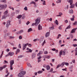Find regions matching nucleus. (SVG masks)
Segmentation results:
<instances>
[{
  "label": "nucleus",
  "instance_id": "1",
  "mask_svg": "<svg viewBox=\"0 0 77 77\" xmlns=\"http://www.w3.org/2000/svg\"><path fill=\"white\" fill-rule=\"evenodd\" d=\"M41 21V17H38L36 20H35V23H33L32 25V26H33L34 25H35L36 26H37L40 23Z\"/></svg>",
  "mask_w": 77,
  "mask_h": 77
},
{
  "label": "nucleus",
  "instance_id": "2",
  "mask_svg": "<svg viewBox=\"0 0 77 77\" xmlns=\"http://www.w3.org/2000/svg\"><path fill=\"white\" fill-rule=\"evenodd\" d=\"M6 8H7V5L5 4L4 5L0 4V10H2ZM1 17H2V12L0 11V18H1Z\"/></svg>",
  "mask_w": 77,
  "mask_h": 77
},
{
  "label": "nucleus",
  "instance_id": "3",
  "mask_svg": "<svg viewBox=\"0 0 77 77\" xmlns=\"http://www.w3.org/2000/svg\"><path fill=\"white\" fill-rule=\"evenodd\" d=\"M10 68L11 70H12L13 69V68H12V66H13V64H14V60H12L10 61Z\"/></svg>",
  "mask_w": 77,
  "mask_h": 77
},
{
  "label": "nucleus",
  "instance_id": "4",
  "mask_svg": "<svg viewBox=\"0 0 77 77\" xmlns=\"http://www.w3.org/2000/svg\"><path fill=\"white\" fill-rule=\"evenodd\" d=\"M61 55H65V52H64V51L62 50H61V51H60L59 53V56L60 57H61Z\"/></svg>",
  "mask_w": 77,
  "mask_h": 77
},
{
  "label": "nucleus",
  "instance_id": "5",
  "mask_svg": "<svg viewBox=\"0 0 77 77\" xmlns=\"http://www.w3.org/2000/svg\"><path fill=\"white\" fill-rule=\"evenodd\" d=\"M11 21L10 20H8L7 22V23L6 24V27L7 28L9 27V25H11Z\"/></svg>",
  "mask_w": 77,
  "mask_h": 77
},
{
  "label": "nucleus",
  "instance_id": "6",
  "mask_svg": "<svg viewBox=\"0 0 77 77\" xmlns=\"http://www.w3.org/2000/svg\"><path fill=\"white\" fill-rule=\"evenodd\" d=\"M36 52H34V53H33L32 55V59H34V58H35V56H36Z\"/></svg>",
  "mask_w": 77,
  "mask_h": 77
},
{
  "label": "nucleus",
  "instance_id": "7",
  "mask_svg": "<svg viewBox=\"0 0 77 77\" xmlns=\"http://www.w3.org/2000/svg\"><path fill=\"white\" fill-rule=\"evenodd\" d=\"M29 44V43H26L24 45H23V50H24L26 48V46Z\"/></svg>",
  "mask_w": 77,
  "mask_h": 77
},
{
  "label": "nucleus",
  "instance_id": "8",
  "mask_svg": "<svg viewBox=\"0 0 77 77\" xmlns=\"http://www.w3.org/2000/svg\"><path fill=\"white\" fill-rule=\"evenodd\" d=\"M76 29H77V28L72 29L70 32V33H75V32Z\"/></svg>",
  "mask_w": 77,
  "mask_h": 77
},
{
  "label": "nucleus",
  "instance_id": "9",
  "mask_svg": "<svg viewBox=\"0 0 77 77\" xmlns=\"http://www.w3.org/2000/svg\"><path fill=\"white\" fill-rule=\"evenodd\" d=\"M43 52H42V51H40L39 52V53H38V54H37V56L38 57H40V56H41V54H42Z\"/></svg>",
  "mask_w": 77,
  "mask_h": 77
},
{
  "label": "nucleus",
  "instance_id": "10",
  "mask_svg": "<svg viewBox=\"0 0 77 77\" xmlns=\"http://www.w3.org/2000/svg\"><path fill=\"white\" fill-rule=\"evenodd\" d=\"M6 66H7V65H4L2 67H0V71L2 70L4 68H5Z\"/></svg>",
  "mask_w": 77,
  "mask_h": 77
},
{
  "label": "nucleus",
  "instance_id": "11",
  "mask_svg": "<svg viewBox=\"0 0 77 77\" xmlns=\"http://www.w3.org/2000/svg\"><path fill=\"white\" fill-rule=\"evenodd\" d=\"M11 34V33L8 32L7 33L5 34V35H4V38H6V37L8 36H9V35H10Z\"/></svg>",
  "mask_w": 77,
  "mask_h": 77
},
{
  "label": "nucleus",
  "instance_id": "12",
  "mask_svg": "<svg viewBox=\"0 0 77 77\" xmlns=\"http://www.w3.org/2000/svg\"><path fill=\"white\" fill-rule=\"evenodd\" d=\"M38 57L37 58V59H38V62H41V58H42V57L41 56H40V57Z\"/></svg>",
  "mask_w": 77,
  "mask_h": 77
},
{
  "label": "nucleus",
  "instance_id": "13",
  "mask_svg": "<svg viewBox=\"0 0 77 77\" xmlns=\"http://www.w3.org/2000/svg\"><path fill=\"white\" fill-rule=\"evenodd\" d=\"M38 29L39 30H41L42 29V26H41L40 24H39L38 27Z\"/></svg>",
  "mask_w": 77,
  "mask_h": 77
},
{
  "label": "nucleus",
  "instance_id": "14",
  "mask_svg": "<svg viewBox=\"0 0 77 77\" xmlns=\"http://www.w3.org/2000/svg\"><path fill=\"white\" fill-rule=\"evenodd\" d=\"M68 2L70 3V5H71L72 4V0H67Z\"/></svg>",
  "mask_w": 77,
  "mask_h": 77
},
{
  "label": "nucleus",
  "instance_id": "15",
  "mask_svg": "<svg viewBox=\"0 0 77 77\" xmlns=\"http://www.w3.org/2000/svg\"><path fill=\"white\" fill-rule=\"evenodd\" d=\"M23 30H20V31L17 32V34H21V33H23Z\"/></svg>",
  "mask_w": 77,
  "mask_h": 77
},
{
  "label": "nucleus",
  "instance_id": "16",
  "mask_svg": "<svg viewBox=\"0 0 77 77\" xmlns=\"http://www.w3.org/2000/svg\"><path fill=\"white\" fill-rule=\"evenodd\" d=\"M49 35H50V32H47L45 34L46 38H47V37H48V36H49Z\"/></svg>",
  "mask_w": 77,
  "mask_h": 77
},
{
  "label": "nucleus",
  "instance_id": "17",
  "mask_svg": "<svg viewBox=\"0 0 77 77\" xmlns=\"http://www.w3.org/2000/svg\"><path fill=\"white\" fill-rule=\"evenodd\" d=\"M46 68L47 70H50V67L49 65H47L46 67Z\"/></svg>",
  "mask_w": 77,
  "mask_h": 77
},
{
  "label": "nucleus",
  "instance_id": "18",
  "mask_svg": "<svg viewBox=\"0 0 77 77\" xmlns=\"http://www.w3.org/2000/svg\"><path fill=\"white\" fill-rule=\"evenodd\" d=\"M49 29H50L51 30H54V25H53L52 26L50 27L49 28Z\"/></svg>",
  "mask_w": 77,
  "mask_h": 77
},
{
  "label": "nucleus",
  "instance_id": "19",
  "mask_svg": "<svg viewBox=\"0 0 77 77\" xmlns=\"http://www.w3.org/2000/svg\"><path fill=\"white\" fill-rule=\"evenodd\" d=\"M30 4H34V5H35V7L36 8V3H35V2L34 1H32L30 3Z\"/></svg>",
  "mask_w": 77,
  "mask_h": 77
},
{
  "label": "nucleus",
  "instance_id": "20",
  "mask_svg": "<svg viewBox=\"0 0 77 77\" xmlns=\"http://www.w3.org/2000/svg\"><path fill=\"white\" fill-rule=\"evenodd\" d=\"M65 64V62H64L61 63V64H60V66L61 67H63L64 65Z\"/></svg>",
  "mask_w": 77,
  "mask_h": 77
},
{
  "label": "nucleus",
  "instance_id": "21",
  "mask_svg": "<svg viewBox=\"0 0 77 77\" xmlns=\"http://www.w3.org/2000/svg\"><path fill=\"white\" fill-rule=\"evenodd\" d=\"M8 14V10H7L4 13V15H7Z\"/></svg>",
  "mask_w": 77,
  "mask_h": 77
},
{
  "label": "nucleus",
  "instance_id": "22",
  "mask_svg": "<svg viewBox=\"0 0 77 77\" xmlns=\"http://www.w3.org/2000/svg\"><path fill=\"white\" fill-rule=\"evenodd\" d=\"M8 54L9 56H13V55L14 54V53L13 52H12V53L9 52V53H8Z\"/></svg>",
  "mask_w": 77,
  "mask_h": 77
},
{
  "label": "nucleus",
  "instance_id": "23",
  "mask_svg": "<svg viewBox=\"0 0 77 77\" xmlns=\"http://www.w3.org/2000/svg\"><path fill=\"white\" fill-rule=\"evenodd\" d=\"M7 15H4L2 16V19H5L7 17Z\"/></svg>",
  "mask_w": 77,
  "mask_h": 77
},
{
  "label": "nucleus",
  "instance_id": "24",
  "mask_svg": "<svg viewBox=\"0 0 77 77\" xmlns=\"http://www.w3.org/2000/svg\"><path fill=\"white\" fill-rule=\"evenodd\" d=\"M32 31H33V30L32 29V28H30L28 29V32H32Z\"/></svg>",
  "mask_w": 77,
  "mask_h": 77
},
{
  "label": "nucleus",
  "instance_id": "25",
  "mask_svg": "<svg viewBox=\"0 0 77 77\" xmlns=\"http://www.w3.org/2000/svg\"><path fill=\"white\" fill-rule=\"evenodd\" d=\"M69 13L70 14H73V10H72V9L70 10L69 11Z\"/></svg>",
  "mask_w": 77,
  "mask_h": 77
},
{
  "label": "nucleus",
  "instance_id": "26",
  "mask_svg": "<svg viewBox=\"0 0 77 77\" xmlns=\"http://www.w3.org/2000/svg\"><path fill=\"white\" fill-rule=\"evenodd\" d=\"M44 0H41V2H42L43 5H46V4L45 3V1Z\"/></svg>",
  "mask_w": 77,
  "mask_h": 77
},
{
  "label": "nucleus",
  "instance_id": "27",
  "mask_svg": "<svg viewBox=\"0 0 77 77\" xmlns=\"http://www.w3.org/2000/svg\"><path fill=\"white\" fill-rule=\"evenodd\" d=\"M18 53H20V49H17V51H16V54H17Z\"/></svg>",
  "mask_w": 77,
  "mask_h": 77
},
{
  "label": "nucleus",
  "instance_id": "28",
  "mask_svg": "<svg viewBox=\"0 0 77 77\" xmlns=\"http://www.w3.org/2000/svg\"><path fill=\"white\" fill-rule=\"evenodd\" d=\"M0 2L2 3H6V0H1Z\"/></svg>",
  "mask_w": 77,
  "mask_h": 77
},
{
  "label": "nucleus",
  "instance_id": "29",
  "mask_svg": "<svg viewBox=\"0 0 77 77\" xmlns=\"http://www.w3.org/2000/svg\"><path fill=\"white\" fill-rule=\"evenodd\" d=\"M27 50H29V52H30V53H32V50L31 49H29V48H27Z\"/></svg>",
  "mask_w": 77,
  "mask_h": 77
},
{
  "label": "nucleus",
  "instance_id": "30",
  "mask_svg": "<svg viewBox=\"0 0 77 77\" xmlns=\"http://www.w3.org/2000/svg\"><path fill=\"white\" fill-rule=\"evenodd\" d=\"M71 6L70 7V8H74V6H75V5H74V4H71Z\"/></svg>",
  "mask_w": 77,
  "mask_h": 77
},
{
  "label": "nucleus",
  "instance_id": "31",
  "mask_svg": "<svg viewBox=\"0 0 77 77\" xmlns=\"http://www.w3.org/2000/svg\"><path fill=\"white\" fill-rule=\"evenodd\" d=\"M74 16L73 15L72 16V18H70L71 21H74Z\"/></svg>",
  "mask_w": 77,
  "mask_h": 77
},
{
  "label": "nucleus",
  "instance_id": "32",
  "mask_svg": "<svg viewBox=\"0 0 77 77\" xmlns=\"http://www.w3.org/2000/svg\"><path fill=\"white\" fill-rule=\"evenodd\" d=\"M27 65L28 66H29V67H30V68H32V66L30 65L29 63H27Z\"/></svg>",
  "mask_w": 77,
  "mask_h": 77
},
{
  "label": "nucleus",
  "instance_id": "33",
  "mask_svg": "<svg viewBox=\"0 0 77 77\" xmlns=\"http://www.w3.org/2000/svg\"><path fill=\"white\" fill-rule=\"evenodd\" d=\"M51 56L50 55H47L46 57V58L47 59H50Z\"/></svg>",
  "mask_w": 77,
  "mask_h": 77
},
{
  "label": "nucleus",
  "instance_id": "34",
  "mask_svg": "<svg viewBox=\"0 0 77 77\" xmlns=\"http://www.w3.org/2000/svg\"><path fill=\"white\" fill-rule=\"evenodd\" d=\"M17 18H18L19 20H21L20 18H21V15H19L17 17Z\"/></svg>",
  "mask_w": 77,
  "mask_h": 77
},
{
  "label": "nucleus",
  "instance_id": "35",
  "mask_svg": "<svg viewBox=\"0 0 77 77\" xmlns=\"http://www.w3.org/2000/svg\"><path fill=\"white\" fill-rule=\"evenodd\" d=\"M21 17L22 18V19H24V18H25V16H24V14L21 15Z\"/></svg>",
  "mask_w": 77,
  "mask_h": 77
},
{
  "label": "nucleus",
  "instance_id": "36",
  "mask_svg": "<svg viewBox=\"0 0 77 77\" xmlns=\"http://www.w3.org/2000/svg\"><path fill=\"white\" fill-rule=\"evenodd\" d=\"M43 72V71L41 70V71H38V74H41V73H42V72Z\"/></svg>",
  "mask_w": 77,
  "mask_h": 77
},
{
  "label": "nucleus",
  "instance_id": "37",
  "mask_svg": "<svg viewBox=\"0 0 77 77\" xmlns=\"http://www.w3.org/2000/svg\"><path fill=\"white\" fill-rule=\"evenodd\" d=\"M63 51L64 52H65V53H68V51H67V49H64Z\"/></svg>",
  "mask_w": 77,
  "mask_h": 77
},
{
  "label": "nucleus",
  "instance_id": "38",
  "mask_svg": "<svg viewBox=\"0 0 77 77\" xmlns=\"http://www.w3.org/2000/svg\"><path fill=\"white\" fill-rule=\"evenodd\" d=\"M69 7V5H67V6L65 8H64L66 10V9H68Z\"/></svg>",
  "mask_w": 77,
  "mask_h": 77
},
{
  "label": "nucleus",
  "instance_id": "39",
  "mask_svg": "<svg viewBox=\"0 0 77 77\" xmlns=\"http://www.w3.org/2000/svg\"><path fill=\"white\" fill-rule=\"evenodd\" d=\"M55 23L56 25H58V24H59V22H58V21L57 20H55Z\"/></svg>",
  "mask_w": 77,
  "mask_h": 77
},
{
  "label": "nucleus",
  "instance_id": "40",
  "mask_svg": "<svg viewBox=\"0 0 77 77\" xmlns=\"http://www.w3.org/2000/svg\"><path fill=\"white\" fill-rule=\"evenodd\" d=\"M3 52H4V51H2V54H1V56H0V59H1L2 57V56H3Z\"/></svg>",
  "mask_w": 77,
  "mask_h": 77
},
{
  "label": "nucleus",
  "instance_id": "41",
  "mask_svg": "<svg viewBox=\"0 0 77 77\" xmlns=\"http://www.w3.org/2000/svg\"><path fill=\"white\" fill-rule=\"evenodd\" d=\"M77 21H75L74 23H73V25L74 26H75V25H77Z\"/></svg>",
  "mask_w": 77,
  "mask_h": 77
},
{
  "label": "nucleus",
  "instance_id": "42",
  "mask_svg": "<svg viewBox=\"0 0 77 77\" xmlns=\"http://www.w3.org/2000/svg\"><path fill=\"white\" fill-rule=\"evenodd\" d=\"M61 1H62V0H58L57 1V3H61Z\"/></svg>",
  "mask_w": 77,
  "mask_h": 77
},
{
  "label": "nucleus",
  "instance_id": "43",
  "mask_svg": "<svg viewBox=\"0 0 77 77\" xmlns=\"http://www.w3.org/2000/svg\"><path fill=\"white\" fill-rule=\"evenodd\" d=\"M19 12H20L19 10H16V13L17 14H19Z\"/></svg>",
  "mask_w": 77,
  "mask_h": 77
},
{
  "label": "nucleus",
  "instance_id": "44",
  "mask_svg": "<svg viewBox=\"0 0 77 77\" xmlns=\"http://www.w3.org/2000/svg\"><path fill=\"white\" fill-rule=\"evenodd\" d=\"M23 56L22 55H20L18 57V59H20V58H21V57H23Z\"/></svg>",
  "mask_w": 77,
  "mask_h": 77
},
{
  "label": "nucleus",
  "instance_id": "45",
  "mask_svg": "<svg viewBox=\"0 0 77 77\" xmlns=\"http://www.w3.org/2000/svg\"><path fill=\"white\" fill-rule=\"evenodd\" d=\"M9 38L10 39H14L15 38V37L10 36Z\"/></svg>",
  "mask_w": 77,
  "mask_h": 77
},
{
  "label": "nucleus",
  "instance_id": "46",
  "mask_svg": "<svg viewBox=\"0 0 77 77\" xmlns=\"http://www.w3.org/2000/svg\"><path fill=\"white\" fill-rule=\"evenodd\" d=\"M4 64H5V63H8V62L5 60H4Z\"/></svg>",
  "mask_w": 77,
  "mask_h": 77
},
{
  "label": "nucleus",
  "instance_id": "47",
  "mask_svg": "<svg viewBox=\"0 0 77 77\" xmlns=\"http://www.w3.org/2000/svg\"><path fill=\"white\" fill-rule=\"evenodd\" d=\"M59 45H61V44H62V41L61 40H59Z\"/></svg>",
  "mask_w": 77,
  "mask_h": 77
},
{
  "label": "nucleus",
  "instance_id": "48",
  "mask_svg": "<svg viewBox=\"0 0 77 77\" xmlns=\"http://www.w3.org/2000/svg\"><path fill=\"white\" fill-rule=\"evenodd\" d=\"M15 15V12H12L11 13V16H13V15Z\"/></svg>",
  "mask_w": 77,
  "mask_h": 77
},
{
  "label": "nucleus",
  "instance_id": "49",
  "mask_svg": "<svg viewBox=\"0 0 77 77\" xmlns=\"http://www.w3.org/2000/svg\"><path fill=\"white\" fill-rule=\"evenodd\" d=\"M45 41H44V42L42 43V46H43L44 45V44H45Z\"/></svg>",
  "mask_w": 77,
  "mask_h": 77
},
{
  "label": "nucleus",
  "instance_id": "50",
  "mask_svg": "<svg viewBox=\"0 0 77 77\" xmlns=\"http://www.w3.org/2000/svg\"><path fill=\"white\" fill-rule=\"evenodd\" d=\"M70 28H71V26H70V25H69L67 27V28H66V29H70Z\"/></svg>",
  "mask_w": 77,
  "mask_h": 77
},
{
  "label": "nucleus",
  "instance_id": "51",
  "mask_svg": "<svg viewBox=\"0 0 77 77\" xmlns=\"http://www.w3.org/2000/svg\"><path fill=\"white\" fill-rule=\"evenodd\" d=\"M44 54H48V52L47 51H45L44 52Z\"/></svg>",
  "mask_w": 77,
  "mask_h": 77
},
{
  "label": "nucleus",
  "instance_id": "52",
  "mask_svg": "<svg viewBox=\"0 0 77 77\" xmlns=\"http://www.w3.org/2000/svg\"><path fill=\"white\" fill-rule=\"evenodd\" d=\"M24 9L25 10V11H27L28 9L27 7H25Z\"/></svg>",
  "mask_w": 77,
  "mask_h": 77
},
{
  "label": "nucleus",
  "instance_id": "53",
  "mask_svg": "<svg viewBox=\"0 0 77 77\" xmlns=\"http://www.w3.org/2000/svg\"><path fill=\"white\" fill-rule=\"evenodd\" d=\"M62 15V13L61 12L59 13V16L61 17V15Z\"/></svg>",
  "mask_w": 77,
  "mask_h": 77
},
{
  "label": "nucleus",
  "instance_id": "54",
  "mask_svg": "<svg viewBox=\"0 0 77 77\" xmlns=\"http://www.w3.org/2000/svg\"><path fill=\"white\" fill-rule=\"evenodd\" d=\"M62 25H60V26L58 28L60 30H61V29H62V27H62Z\"/></svg>",
  "mask_w": 77,
  "mask_h": 77
},
{
  "label": "nucleus",
  "instance_id": "55",
  "mask_svg": "<svg viewBox=\"0 0 77 77\" xmlns=\"http://www.w3.org/2000/svg\"><path fill=\"white\" fill-rule=\"evenodd\" d=\"M77 50H75V56H77Z\"/></svg>",
  "mask_w": 77,
  "mask_h": 77
},
{
  "label": "nucleus",
  "instance_id": "56",
  "mask_svg": "<svg viewBox=\"0 0 77 77\" xmlns=\"http://www.w3.org/2000/svg\"><path fill=\"white\" fill-rule=\"evenodd\" d=\"M19 24H21V19L19 20Z\"/></svg>",
  "mask_w": 77,
  "mask_h": 77
},
{
  "label": "nucleus",
  "instance_id": "57",
  "mask_svg": "<svg viewBox=\"0 0 77 77\" xmlns=\"http://www.w3.org/2000/svg\"><path fill=\"white\" fill-rule=\"evenodd\" d=\"M64 22L66 23H68V20H65L64 21Z\"/></svg>",
  "mask_w": 77,
  "mask_h": 77
},
{
  "label": "nucleus",
  "instance_id": "58",
  "mask_svg": "<svg viewBox=\"0 0 77 77\" xmlns=\"http://www.w3.org/2000/svg\"><path fill=\"white\" fill-rule=\"evenodd\" d=\"M60 64H59L57 66V67L56 68V69H57V68H59V67H60Z\"/></svg>",
  "mask_w": 77,
  "mask_h": 77
},
{
  "label": "nucleus",
  "instance_id": "59",
  "mask_svg": "<svg viewBox=\"0 0 77 77\" xmlns=\"http://www.w3.org/2000/svg\"><path fill=\"white\" fill-rule=\"evenodd\" d=\"M18 47L19 48H21V44H19Z\"/></svg>",
  "mask_w": 77,
  "mask_h": 77
},
{
  "label": "nucleus",
  "instance_id": "60",
  "mask_svg": "<svg viewBox=\"0 0 77 77\" xmlns=\"http://www.w3.org/2000/svg\"><path fill=\"white\" fill-rule=\"evenodd\" d=\"M19 39H22V36H20L19 37Z\"/></svg>",
  "mask_w": 77,
  "mask_h": 77
},
{
  "label": "nucleus",
  "instance_id": "61",
  "mask_svg": "<svg viewBox=\"0 0 77 77\" xmlns=\"http://www.w3.org/2000/svg\"><path fill=\"white\" fill-rule=\"evenodd\" d=\"M65 64L66 65H67V66H68V65H69V63H65Z\"/></svg>",
  "mask_w": 77,
  "mask_h": 77
},
{
  "label": "nucleus",
  "instance_id": "62",
  "mask_svg": "<svg viewBox=\"0 0 77 77\" xmlns=\"http://www.w3.org/2000/svg\"><path fill=\"white\" fill-rule=\"evenodd\" d=\"M73 47H77V45L76 44H75V45H73Z\"/></svg>",
  "mask_w": 77,
  "mask_h": 77
},
{
  "label": "nucleus",
  "instance_id": "63",
  "mask_svg": "<svg viewBox=\"0 0 77 77\" xmlns=\"http://www.w3.org/2000/svg\"><path fill=\"white\" fill-rule=\"evenodd\" d=\"M29 23H30V22L29 21H28L26 23V25H28V24H29Z\"/></svg>",
  "mask_w": 77,
  "mask_h": 77
},
{
  "label": "nucleus",
  "instance_id": "64",
  "mask_svg": "<svg viewBox=\"0 0 77 77\" xmlns=\"http://www.w3.org/2000/svg\"><path fill=\"white\" fill-rule=\"evenodd\" d=\"M8 75H9V72H8V73L7 75H5V77H7V76H8Z\"/></svg>",
  "mask_w": 77,
  "mask_h": 77
}]
</instances>
